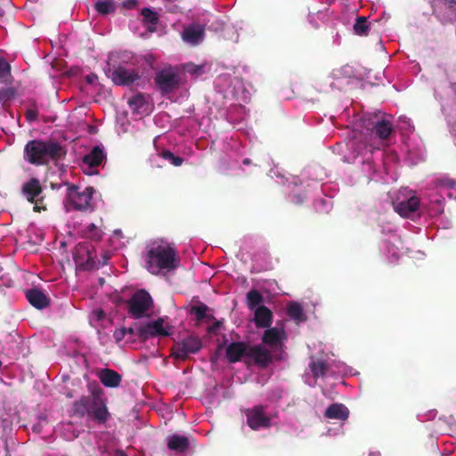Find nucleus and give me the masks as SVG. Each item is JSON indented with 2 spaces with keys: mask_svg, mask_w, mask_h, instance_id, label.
Returning <instances> with one entry per match:
<instances>
[{
  "mask_svg": "<svg viewBox=\"0 0 456 456\" xmlns=\"http://www.w3.org/2000/svg\"><path fill=\"white\" fill-rule=\"evenodd\" d=\"M436 185L441 189H453L456 186V180L444 177L436 181Z\"/></svg>",
  "mask_w": 456,
  "mask_h": 456,
  "instance_id": "obj_33",
  "label": "nucleus"
},
{
  "mask_svg": "<svg viewBox=\"0 0 456 456\" xmlns=\"http://www.w3.org/2000/svg\"><path fill=\"white\" fill-rule=\"evenodd\" d=\"M96 229V226L94 224H90L88 226H87V231L88 232H91V231H94Z\"/></svg>",
  "mask_w": 456,
  "mask_h": 456,
  "instance_id": "obj_43",
  "label": "nucleus"
},
{
  "mask_svg": "<svg viewBox=\"0 0 456 456\" xmlns=\"http://www.w3.org/2000/svg\"><path fill=\"white\" fill-rule=\"evenodd\" d=\"M287 312L288 315L297 323L303 322L306 320L301 305L297 302H290L288 305Z\"/></svg>",
  "mask_w": 456,
  "mask_h": 456,
  "instance_id": "obj_25",
  "label": "nucleus"
},
{
  "mask_svg": "<svg viewBox=\"0 0 456 456\" xmlns=\"http://www.w3.org/2000/svg\"><path fill=\"white\" fill-rule=\"evenodd\" d=\"M126 335V329L121 328L118 330H116L113 334V338L116 340V342H120L124 339L125 336Z\"/></svg>",
  "mask_w": 456,
  "mask_h": 456,
  "instance_id": "obj_37",
  "label": "nucleus"
},
{
  "mask_svg": "<svg viewBox=\"0 0 456 456\" xmlns=\"http://www.w3.org/2000/svg\"><path fill=\"white\" fill-rule=\"evenodd\" d=\"M160 156L168 160L173 166L175 167H180L183 163V159L174 155L170 151L165 150L160 153Z\"/></svg>",
  "mask_w": 456,
  "mask_h": 456,
  "instance_id": "obj_32",
  "label": "nucleus"
},
{
  "mask_svg": "<svg viewBox=\"0 0 456 456\" xmlns=\"http://www.w3.org/2000/svg\"><path fill=\"white\" fill-rule=\"evenodd\" d=\"M164 322V319L159 317L155 321L139 325L136 329V337L142 341L154 337H168L171 334L169 326L165 327Z\"/></svg>",
  "mask_w": 456,
  "mask_h": 456,
  "instance_id": "obj_9",
  "label": "nucleus"
},
{
  "mask_svg": "<svg viewBox=\"0 0 456 456\" xmlns=\"http://www.w3.org/2000/svg\"><path fill=\"white\" fill-rule=\"evenodd\" d=\"M450 4H451V6H452V4H455L456 3L453 0H452V1H450Z\"/></svg>",
  "mask_w": 456,
  "mask_h": 456,
  "instance_id": "obj_47",
  "label": "nucleus"
},
{
  "mask_svg": "<svg viewBox=\"0 0 456 456\" xmlns=\"http://www.w3.org/2000/svg\"><path fill=\"white\" fill-rule=\"evenodd\" d=\"M87 81H88L89 83H92V78L87 77Z\"/></svg>",
  "mask_w": 456,
  "mask_h": 456,
  "instance_id": "obj_48",
  "label": "nucleus"
},
{
  "mask_svg": "<svg viewBox=\"0 0 456 456\" xmlns=\"http://www.w3.org/2000/svg\"><path fill=\"white\" fill-rule=\"evenodd\" d=\"M264 301L262 294L256 289H251L247 294V305L250 310L256 309Z\"/></svg>",
  "mask_w": 456,
  "mask_h": 456,
  "instance_id": "obj_29",
  "label": "nucleus"
},
{
  "mask_svg": "<svg viewBox=\"0 0 456 456\" xmlns=\"http://www.w3.org/2000/svg\"><path fill=\"white\" fill-rule=\"evenodd\" d=\"M354 32L357 36L365 37L368 35L370 27L368 20L364 16H358L354 24Z\"/></svg>",
  "mask_w": 456,
  "mask_h": 456,
  "instance_id": "obj_26",
  "label": "nucleus"
},
{
  "mask_svg": "<svg viewBox=\"0 0 456 456\" xmlns=\"http://www.w3.org/2000/svg\"><path fill=\"white\" fill-rule=\"evenodd\" d=\"M89 389L91 392L89 395H83L73 402L70 409L71 415L78 418L86 415L88 419L98 424H105L110 418V412L106 405V398L103 397V391L96 382L90 384Z\"/></svg>",
  "mask_w": 456,
  "mask_h": 456,
  "instance_id": "obj_1",
  "label": "nucleus"
},
{
  "mask_svg": "<svg viewBox=\"0 0 456 456\" xmlns=\"http://www.w3.org/2000/svg\"><path fill=\"white\" fill-rule=\"evenodd\" d=\"M98 377L102 384L106 387H118L120 385L122 377L116 370L111 369H102Z\"/></svg>",
  "mask_w": 456,
  "mask_h": 456,
  "instance_id": "obj_19",
  "label": "nucleus"
},
{
  "mask_svg": "<svg viewBox=\"0 0 456 456\" xmlns=\"http://www.w3.org/2000/svg\"><path fill=\"white\" fill-rule=\"evenodd\" d=\"M222 325L221 321H216L211 326L208 328V333H215Z\"/></svg>",
  "mask_w": 456,
  "mask_h": 456,
  "instance_id": "obj_39",
  "label": "nucleus"
},
{
  "mask_svg": "<svg viewBox=\"0 0 456 456\" xmlns=\"http://www.w3.org/2000/svg\"><path fill=\"white\" fill-rule=\"evenodd\" d=\"M167 446L170 451L184 452L190 446L189 439L181 435H173L167 438Z\"/></svg>",
  "mask_w": 456,
  "mask_h": 456,
  "instance_id": "obj_21",
  "label": "nucleus"
},
{
  "mask_svg": "<svg viewBox=\"0 0 456 456\" xmlns=\"http://www.w3.org/2000/svg\"><path fill=\"white\" fill-rule=\"evenodd\" d=\"M369 121L372 125L371 132L381 140L388 139L394 131L391 122L380 113L375 114Z\"/></svg>",
  "mask_w": 456,
  "mask_h": 456,
  "instance_id": "obj_14",
  "label": "nucleus"
},
{
  "mask_svg": "<svg viewBox=\"0 0 456 456\" xmlns=\"http://www.w3.org/2000/svg\"><path fill=\"white\" fill-rule=\"evenodd\" d=\"M137 0H125L123 2V7L131 10L136 6Z\"/></svg>",
  "mask_w": 456,
  "mask_h": 456,
  "instance_id": "obj_38",
  "label": "nucleus"
},
{
  "mask_svg": "<svg viewBox=\"0 0 456 456\" xmlns=\"http://www.w3.org/2000/svg\"><path fill=\"white\" fill-rule=\"evenodd\" d=\"M154 83L161 94L172 93L179 87L180 76L173 68H167L156 73Z\"/></svg>",
  "mask_w": 456,
  "mask_h": 456,
  "instance_id": "obj_8",
  "label": "nucleus"
},
{
  "mask_svg": "<svg viewBox=\"0 0 456 456\" xmlns=\"http://www.w3.org/2000/svg\"><path fill=\"white\" fill-rule=\"evenodd\" d=\"M67 151L58 142L31 140L24 148V159L30 164L40 166L51 160H59Z\"/></svg>",
  "mask_w": 456,
  "mask_h": 456,
  "instance_id": "obj_3",
  "label": "nucleus"
},
{
  "mask_svg": "<svg viewBox=\"0 0 456 456\" xmlns=\"http://www.w3.org/2000/svg\"><path fill=\"white\" fill-rule=\"evenodd\" d=\"M147 103L146 98L143 94L137 93L128 99L127 104L135 112H141V110Z\"/></svg>",
  "mask_w": 456,
  "mask_h": 456,
  "instance_id": "obj_28",
  "label": "nucleus"
},
{
  "mask_svg": "<svg viewBox=\"0 0 456 456\" xmlns=\"http://www.w3.org/2000/svg\"><path fill=\"white\" fill-rule=\"evenodd\" d=\"M21 192L28 202L34 204V211L40 212L46 209L42 195L43 188L37 178L33 177L24 183L21 186Z\"/></svg>",
  "mask_w": 456,
  "mask_h": 456,
  "instance_id": "obj_7",
  "label": "nucleus"
},
{
  "mask_svg": "<svg viewBox=\"0 0 456 456\" xmlns=\"http://www.w3.org/2000/svg\"><path fill=\"white\" fill-rule=\"evenodd\" d=\"M309 368L312 371L313 376L315 379L326 376L329 369L328 364L324 361L321 360L311 362L309 364Z\"/></svg>",
  "mask_w": 456,
  "mask_h": 456,
  "instance_id": "obj_27",
  "label": "nucleus"
},
{
  "mask_svg": "<svg viewBox=\"0 0 456 456\" xmlns=\"http://www.w3.org/2000/svg\"><path fill=\"white\" fill-rule=\"evenodd\" d=\"M14 96V90L12 88H2L0 89V102L9 101Z\"/></svg>",
  "mask_w": 456,
  "mask_h": 456,
  "instance_id": "obj_35",
  "label": "nucleus"
},
{
  "mask_svg": "<svg viewBox=\"0 0 456 456\" xmlns=\"http://www.w3.org/2000/svg\"><path fill=\"white\" fill-rule=\"evenodd\" d=\"M334 81H340L343 79H350L355 77L354 69L352 66L346 64L338 69H334L330 74Z\"/></svg>",
  "mask_w": 456,
  "mask_h": 456,
  "instance_id": "obj_23",
  "label": "nucleus"
},
{
  "mask_svg": "<svg viewBox=\"0 0 456 456\" xmlns=\"http://www.w3.org/2000/svg\"><path fill=\"white\" fill-rule=\"evenodd\" d=\"M273 321V313L265 305L257 306L255 309L254 322L258 328H269Z\"/></svg>",
  "mask_w": 456,
  "mask_h": 456,
  "instance_id": "obj_18",
  "label": "nucleus"
},
{
  "mask_svg": "<svg viewBox=\"0 0 456 456\" xmlns=\"http://www.w3.org/2000/svg\"><path fill=\"white\" fill-rule=\"evenodd\" d=\"M117 456H127L124 452L119 451L117 452Z\"/></svg>",
  "mask_w": 456,
  "mask_h": 456,
  "instance_id": "obj_46",
  "label": "nucleus"
},
{
  "mask_svg": "<svg viewBox=\"0 0 456 456\" xmlns=\"http://www.w3.org/2000/svg\"><path fill=\"white\" fill-rule=\"evenodd\" d=\"M106 160V154L101 146H94L91 151L83 157L82 162L85 166L84 171L89 175L98 174V171H93Z\"/></svg>",
  "mask_w": 456,
  "mask_h": 456,
  "instance_id": "obj_13",
  "label": "nucleus"
},
{
  "mask_svg": "<svg viewBox=\"0 0 456 456\" xmlns=\"http://www.w3.org/2000/svg\"><path fill=\"white\" fill-rule=\"evenodd\" d=\"M94 314L95 315L98 321L103 320L105 318V313L102 309H96L94 311Z\"/></svg>",
  "mask_w": 456,
  "mask_h": 456,
  "instance_id": "obj_40",
  "label": "nucleus"
},
{
  "mask_svg": "<svg viewBox=\"0 0 456 456\" xmlns=\"http://www.w3.org/2000/svg\"><path fill=\"white\" fill-rule=\"evenodd\" d=\"M114 0H94V9L102 15H107L116 11Z\"/></svg>",
  "mask_w": 456,
  "mask_h": 456,
  "instance_id": "obj_24",
  "label": "nucleus"
},
{
  "mask_svg": "<svg viewBox=\"0 0 456 456\" xmlns=\"http://www.w3.org/2000/svg\"><path fill=\"white\" fill-rule=\"evenodd\" d=\"M245 416L247 424L252 430H259L261 428H268L271 426V419L266 414L265 407L263 405H256L252 408L246 409Z\"/></svg>",
  "mask_w": 456,
  "mask_h": 456,
  "instance_id": "obj_10",
  "label": "nucleus"
},
{
  "mask_svg": "<svg viewBox=\"0 0 456 456\" xmlns=\"http://www.w3.org/2000/svg\"><path fill=\"white\" fill-rule=\"evenodd\" d=\"M251 163V160L249 159H243V164L244 165H249Z\"/></svg>",
  "mask_w": 456,
  "mask_h": 456,
  "instance_id": "obj_44",
  "label": "nucleus"
},
{
  "mask_svg": "<svg viewBox=\"0 0 456 456\" xmlns=\"http://www.w3.org/2000/svg\"><path fill=\"white\" fill-rule=\"evenodd\" d=\"M204 37V28L199 24H192L184 28L182 37L183 41L196 45H198Z\"/></svg>",
  "mask_w": 456,
  "mask_h": 456,
  "instance_id": "obj_17",
  "label": "nucleus"
},
{
  "mask_svg": "<svg viewBox=\"0 0 456 456\" xmlns=\"http://www.w3.org/2000/svg\"><path fill=\"white\" fill-rule=\"evenodd\" d=\"M94 189L91 186L79 191V187L72 184L68 187V208L77 211L93 210L92 199Z\"/></svg>",
  "mask_w": 456,
  "mask_h": 456,
  "instance_id": "obj_5",
  "label": "nucleus"
},
{
  "mask_svg": "<svg viewBox=\"0 0 456 456\" xmlns=\"http://www.w3.org/2000/svg\"><path fill=\"white\" fill-rule=\"evenodd\" d=\"M109 77L117 86H129L140 78L139 72L134 69H126L123 66L114 67L109 69Z\"/></svg>",
  "mask_w": 456,
  "mask_h": 456,
  "instance_id": "obj_12",
  "label": "nucleus"
},
{
  "mask_svg": "<svg viewBox=\"0 0 456 456\" xmlns=\"http://www.w3.org/2000/svg\"><path fill=\"white\" fill-rule=\"evenodd\" d=\"M419 207V200L416 196H412L407 200L400 201L394 204V209L403 217L411 216Z\"/></svg>",
  "mask_w": 456,
  "mask_h": 456,
  "instance_id": "obj_15",
  "label": "nucleus"
},
{
  "mask_svg": "<svg viewBox=\"0 0 456 456\" xmlns=\"http://www.w3.org/2000/svg\"><path fill=\"white\" fill-rule=\"evenodd\" d=\"M128 313L135 319L148 316V312L153 307V299L145 289L134 292L126 301Z\"/></svg>",
  "mask_w": 456,
  "mask_h": 456,
  "instance_id": "obj_6",
  "label": "nucleus"
},
{
  "mask_svg": "<svg viewBox=\"0 0 456 456\" xmlns=\"http://www.w3.org/2000/svg\"><path fill=\"white\" fill-rule=\"evenodd\" d=\"M5 17V11L3 7L0 6V21H3Z\"/></svg>",
  "mask_w": 456,
  "mask_h": 456,
  "instance_id": "obj_41",
  "label": "nucleus"
},
{
  "mask_svg": "<svg viewBox=\"0 0 456 456\" xmlns=\"http://www.w3.org/2000/svg\"><path fill=\"white\" fill-rule=\"evenodd\" d=\"M65 395H66V396H67L68 398H72V397L74 396V395H73V394H72V392H70V391L67 392Z\"/></svg>",
  "mask_w": 456,
  "mask_h": 456,
  "instance_id": "obj_45",
  "label": "nucleus"
},
{
  "mask_svg": "<svg viewBox=\"0 0 456 456\" xmlns=\"http://www.w3.org/2000/svg\"><path fill=\"white\" fill-rule=\"evenodd\" d=\"M141 13L143 18L144 23L150 24L153 27H155L158 24L159 16L157 12L151 11L149 8H143Z\"/></svg>",
  "mask_w": 456,
  "mask_h": 456,
  "instance_id": "obj_31",
  "label": "nucleus"
},
{
  "mask_svg": "<svg viewBox=\"0 0 456 456\" xmlns=\"http://www.w3.org/2000/svg\"><path fill=\"white\" fill-rule=\"evenodd\" d=\"M25 117L29 122L36 121L38 117V111L36 108L28 109L25 112Z\"/></svg>",
  "mask_w": 456,
  "mask_h": 456,
  "instance_id": "obj_36",
  "label": "nucleus"
},
{
  "mask_svg": "<svg viewBox=\"0 0 456 456\" xmlns=\"http://www.w3.org/2000/svg\"><path fill=\"white\" fill-rule=\"evenodd\" d=\"M147 269L153 274L159 270L173 271L180 265V257L174 246L164 240H155L145 256Z\"/></svg>",
  "mask_w": 456,
  "mask_h": 456,
  "instance_id": "obj_2",
  "label": "nucleus"
},
{
  "mask_svg": "<svg viewBox=\"0 0 456 456\" xmlns=\"http://www.w3.org/2000/svg\"><path fill=\"white\" fill-rule=\"evenodd\" d=\"M225 355L231 363L238 362L241 361L242 357H245L252 359L255 364L263 368L267 367L273 362L271 352L262 345L251 346L242 341L229 344L225 350Z\"/></svg>",
  "mask_w": 456,
  "mask_h": 456,
  "instance_id": "obj_4",
  "label": "nucleus"
},
{
  "mask_svg": "<svg viewBox=\"0 0 456 456\" xmlns=\"http://www.w3.org/2000/svg\"><path fill=\"white\" fill-rule=\"evenodd\" d=\"M11 73V66L5 59L0 58V79L4 80Z\"/></svg>",
  "mask_w": 456,
  "mask_h": 456,
  "instance_id": "obj_34",
  "label": "nucleus"
},
{
  "mask_svg": "<svg viewBox=\"0 0 456 456\" xmlns=\"http://www.w3.org/2000/svg\"><path fill=\"white\" fill-rule=\"evenodd\" d=\"M25 295L29 304L37 309H43L50 305V298L37 288L28 289Z\"/></svg>",
  "mask_w": 456,
  "mask_h": 456,
  "instance_id": "obj_16",
  "label": "nucleus"
},
{
  "mask_svg": "<svg viewBox=\"0 0 456 456\" xmlns=\"http://www.w3.org/2000/svg\"><path fill=\"white\" fill-rule=\"evenodd\" d=\"M202 347L201 340L196 336H189L177 343L173 348V356L184 361L190 354H197Z\"/></svg>",
  "mask_w": 456,
  "mask_h": 456,
  "instance_id": "obj_11",
  "label": "nucleus"
},
{
  "mask_svg": "<svg viewBox=\"0 0 456 456\" xmlns=\"http://www.w3.org/2000/svg\"><path fill=\"white\" fill-rule=\"evenodd\" d=\"M324 416L327 419L346 420L349 417V410L343 403H332L325 411Z\"/></svg>",
  "mask_w": 456,
  "mask_h": 456,
  "instance_id": "obj_20",
  "label": "nucleus"
},
{
  "mask_svg": "<svg viewBox=\"0 0 456 456\" xmlns=\"http://www.w3.org/2000/svg\"><path fill=\"white\" fill-rule=\"evenodd\" d=\"M208 306L204 303H200L197 305H193L191 308V313L196 316L197 321H202L207 318L208 320H213V315H208Z\"/></svg>",
  "mask_w": 456,
  "mask_h": 456,
  "instance_id": "obj_30",
  "label": "nucleus"
},
{
  "mask_svg": "<svg viewBox=\"0 0 456 456\" xmlns=\"http://www.w3.org/2000/svg\"><path fill=\"white\" fill-rule=\"evenodd\" d=\"M135 335L136 336V330H134L133 328L126 329V334Z\"/></svg>",
  "mask_w": 456,
  "mask_h": 456,
  "instance_id": "obj_42",
  "label": "nucleus"
},
{
  "mask_svg": "<svg viewBox=\"0 0 456 456\" xmlns=\"http://www.w3.org/2000/svg\"><path fill=\"white\" fill-rule=\"evenodd\" d=\"M284 333L282 330L270 328L265 330L262 340L270 346H277L281 342V336Z\"/></svg>",
  "mask_w": 456,
  "mask_h": 456,
  "instance_id": "obj_22",
  "label": "nucleus"
}]
</instances>
